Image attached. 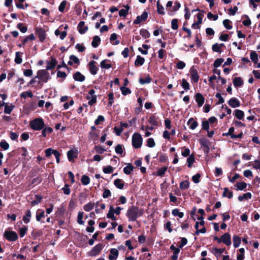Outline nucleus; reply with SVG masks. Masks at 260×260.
<instances>
[{
  "instance_id": "obj_49",
  "label": "nucleus",
  "mask_w": 260,
  "mask_h": 260,
  "mask_svg": "<svg viewBox=\"0 0 260 260\" xmlns=\"http://www.w3.org/2000/svg\"><path fill=\"white\" fill-rule=\"evenodd\" d=\"M157 11L159 14H165L164 8L160 4L159 1L157 2Z\"/></svg>"
},
{
  "instance_id": "obj_58",
  "label": "nucleus",
  "mask_w": 260,
  "mask_h": 260,
  "mask_svg": "<svg viewBox=\"0 0 260 260\" xmlns=\"http://www.w3.org/2000/svg\"><path fill=\"white\" fill-rule=\"evenodd\" d=\"M194 162V157L193 155H189V157L187 159V166L190 168L192 164Z\"/></svg>"
},
{
  "instance_id": "obj_30",
  "label": "nucleus",
  "mask_w": 260,
  "mask_h": 260,
  "mask_svg": "<svg viewBox=\"0 0 260 260\" xmlns=\"http://www.w3.org/2000/svg\"><path fill=\"white\" fill-rule=\"evenodd\" d=\"M42 135L44 137H46L47 134H51L53 132V129L51 127H45L42 129Z\"/></svg>"
},
{
  "instance_id": "obj_20",
  "label": "nucleus",
  "mask_w": 260,
  "mask_h": 260,
  "mask_svg": "<svg viewBox=\"0 0 260 260\" xmlns=\"http://www.w3.org/2000/svg\"><path fill=\"white\" fill-rule=\"evenodd\" d=\"M233 84L235 87L237 88L243 84V81L241 77H236L233 80Z\"/></svg>"
},
{
  "instance_id": "obj_41",
  "label": "nucleus",
  "mask_w": 260,
  "mask_h": 260,
  "mask_svg": "<svg viewBox=\"0 0 260 260\" xmlns=\"http://www.w3.org/2000/svg\"><path fill=\"white\" fill-rule=\"evenodd\" d=\"M241 243V239L238 236L233 237V245L236 248L238 247Z\"/></svg>"
},
{
  "instance_id": "obj_29",
  "label": "nucleus",
  "mask_w": 260,
  "mask_h": 260,
  "mask_svg": "<svg viewBox=\"0 0 260 260\" xmlns=\"http://www.w3.org/2000/svg\"><path fill=\"white\" fill-rule=\"evenodd\" d=\"M145 62V59L141 57L140 55L137 56V58L135 62V64L136 66H142Z\"/></svg>"
},
{
  "instance_id": "obj_53",
  "label": "nucleus",
  "mask_w": 260,
  "mask_h": 260,
  "mask_svg": "<svg viewBox=\"0 0 260 260\" xmlns=\"http://www.w3.org/2000/svg\"><path fill=\"white\" fill-rule=\"evenodd\" d=\"M17 28H18L22 33L26 32L27 30V27L24 26L23 24L21 23H19L17 25Z\"/></svg>"
},
{
  "instance_id": "obj_28",
  "label": "nucleus",
  "mask_w": 260,
  "mask_h": 260,
  "mask_svg": "<svg viewBox=\"0 0 260 260\" xmlns=\"http://www.w3.org/2000/svg\"><path fill=\"white\" fill-rule=\"evenodd\" d=\"M234 115L237 119L241 120L244 116V113L242 110L237 109L234 112Z\"/></svg>"
},
{
  "instance_id": "obj_24",
  "label": "nucleus",
  "mask_w": 260,
  "mask_h": 260,
  "mask_svg": "<svg viewBox=\"0 0 260 260\" xmlns=\"http://www.w3.org/2000/svg\"><path fill=\"white\" fill-rule=\"evenodd\" d=\"M74 63L77 64H79L80 61L77 56L74 55H72L70 56V60L68 62V64L72 65Z\"/></svg>"
},
{
  "instance_id": "obj_21",
  "label": "nucleus",
  "mask_w": 260,
  "mask_h": 260,
  "mask_svg": "<svg viewBox=\"0 0 260 260\" xmlns=\"http://www.w3.org/2000/svg\"><path fill=\"white\" fill-rule=\"evenodd\" d=\"M114 184L118 189H122L124 187V182L122 179H116L114 181Z\"/></svg>"
},
{
  "instance_id": "obj_39",
  "label": "nucleus",
  "mask_w": 260,
  "mask_h": 260,
  "mask_svg": "<svg viewBox=\"0 0 260 260\" xmlns=\"http://www.w3.org/2000/svg\"><path fill=\"white\" fill-rule=\"evenodd\" d=\"M135 122V119L133 118L131 120L128 121V122H121L120 124L121 127L123 128V129L124 128H127L129 126H132L133 123Z\"/></svg>"
},
{
  "instance_id": "obj_50",
  "label": "nucleus",
  "mask_w": 260,
  "mask_h": 260,
  "mask_svg": "<svg viewBox=\"0 0 260 260\" xmlns=\"http://www.w3.org/2000/svg\"><path fill=\"white\" fill-rule=\"evenodd\" d=\"M81 182L83 185H87L90 182V179L89 177H88L86 175H84L81 177Z\"/></svg>"
},
{
  "instance_id": "obj_35",
  "label": "nucleus",
  "mask_w": 260,
  "mask_h": 260,
  "mask_svg": "<svg viewBox=\"0 0 260 260\" xmlns=\"http://www.w3.org/2000/svg\"><path fill=\"white\" fill-rule=\"evenodd\" d=\"M189 187V182L187 180L182 181L180 183V188L181 190H185L188 189Z\"/></svg>"
},
{
  "instance_id": "obj_10",
  "label": "nucleus",
  "mask_w": 260,
  "mask_h": 260,
  "mask_svg": "<svg viewBox=\"0 0 260 260\" xmlns=\"http://www.w3.org/2000/svg\"><path fill=\"white\" fill-rule=\"evenodd\" d=\"M190 74L191 81L194 83H197L199 79V75L197 70L194 67L191 68Z\"/></svg>"
},
{
  "instance_id": "obj_44",
  "label": "nucleus",
  "mask_w": 260,
  "mask_h": 260,
  "mask_svg": "<svg viewBox=\"0 0 260 260\" xmlns=\"http://www.w3.org/2000/svg\"><path fill=\"white\" fill-rule=\"evenodd\" d=\"M31 216V212L29 210L26 211V214L23 217V220L24 223H27L30 221V218Z\"/></svg>"
},
{
  "instance_id": "obj_1",
  "label": "nucleus",
  "mask_w": 260,
  "mask_h": 260,
  "mask_svg": "<svg viewBox=\"0 0 260 260\" xmlns=\"http://www.w3.org/2000/svg\"><path fill=\"white\" fill-rule=\"evenodd\" d=\"M143 213V209L133 206L128 209L126 215L129 221H135L138 218L142 216Z\"/></svg>"
},
{
  "instance_id": "obj_19",
  "label": "nucleus",
  "mask_w": 260,
  "mask_h": 260,
  "mask_svg": "<svg viewBox=\"0 0 260 260\" xmlns=\"http://www.w3.org/2000/svg\"><path fill=\"white\" fill-rule=\"evenodd\" d=\"M225 249L224 248H217L213 247L211 251V252L217 257L219 256L221 253H222Z\"/></svg>"
},
{
  "instance_id": "obj_4",
  "label": "nucleus",
  "mask_w": 260,
  "mask_h": 260,
  "mask_svg": "<svg viewBox=\"0 0 260 260\" xmlns=\"http://www.w3.org/2000/svg\"><path fill=\"white\" fill-rule=\"evenodd\" d=\"M132 145L135 148L141 147L143 144L142 136L137 133H135L132 136Z\"/></svg>"
},
{
  "instance_id": "obj_34",
  "label": "nucleus",
  "mask_w": 260,
  "mask_h": 260,
  "mask_svg": "<svg viewBox=\"0 0 260 260\" xmlns=\"http://www.w3.org/2000/svg\"><path fill=\"white\" fill-rule=\"evenodd\" d=\"M251 198V194L250 192L244 193L242 196H239L238 200L239 201L250 199Z\"/></svg>"
},
{
  "instance_id": "obj_6",
  "label": "nucleus",
  "mask_w": 260,
  "mask_h": 260,
  "mask_svg": "<svg viewBox=\"0 0 260 260\" xmlns=\"http://www.w3.org/2000/svg\"><path fill=\"white\" fill-rule=\"evenodd\" d=\"M4 237L9 241H15L18 239V235L15 232L6 231L4 233Z\"/></svg>"
},
{
  "instance_id": "obj_23",
  "label": "nucleus",
  "mask_w": 260,
  "mask_h": 260,
  "mask_svg": "<svg viewBox=\"0 0 260 260\" xmlns=\"http://www.w3.org/2000/svg\"><path fill=\"white\" fill-rule=\"evenodd\" d=\"M14 107L15 106L12 104H9L8 103H6L5 106L4 113L10 114L14 109Z\"/></svg>"
},
{
  "instance_id": "obj_47",
  "label": "nucleus",
  "mask_w": 260,
  "mask_h": 260,
  "mask_svg": "<svg viewBox=\"0 0 260 260\" xmlns=\"http://www.w3.org/2000/svg\"><path fill=\"white\" fill-rule=\"evenodd\" d=\"M109 61L108 60H103L101 62V67L102 68H104L106 69H110L111 67V65L108 63Z\"/></svg>"
},
{
  "instance_id": "obj_33",
  "label": "nucleus",
  "mask_w": 260,
  "mask_h": 260,
  "mask_svg": "<svg viewBox=\"0 0 260 260\" xmlns=\"http://www.w3.org/2000/svg\"><path fill=\"white\" fill-rule=\"evenodd\" d=\"M133 170L134 167L130 164H128L126 167L124 168L123 172L126 175H129L131 173Z\"/></svg>"
},
{
  "instance_id": "obj_51",
  "label": "nucleus",
  "mask_w": 260,
  "mask_h": 260,
  "mask_svg": "<svg viewBox=\"0 0 260 260\" xmlns=\"http://www.w3.org/2000/svg\"><path fill=\"white\" fill-rule=\"evenodd\" d=\"M35 39V37L34 36V34H30V35H29L28 36L25 37L22 41V43L23 45L25 44L29 40H30V41H33Z\"/></svg>"
},
{
  "instance_id": "obj_61",
  "label": "nucleus",
  "mask_w": 260,
  "mask_h": 260,
  "mask_svg": "<svg viewBox=\"0 0 260 260\" xmlns=\"http://www.w3.org/2000/svg\"><path fill=\"white\" fill-rule=\"evenodd\" d=\"M231 21L229 19H225L223 21L224 26L228 29L232 28V26L230 25Z\"/></svg>"
},
{
  "instance_id": "obj_16",
  "label": "nucleus",
  "mask_w": 260,
  "mask_h": 260,
  "mask_svg": "<svg viewBox=\"0 0 260 260\" xmlns=\"http://www.w3.org/2000/svg\"><path fill=\"white\" fill-rule=\"evenodd\" d=\"M118 251L115 248H112L110 251V254L109 255V259L110 260L116 259L118 255Z\"/></svg>"
},
{
  "instance_id": "obj_8",
  "label": "nucleus",
  "mask_w": 260,
  "mask_h": 260,
  "mask_svg": "<svg viewBox=\"0 0 260 260\" xmlns=\"http://www.w3.org/2000/svg\"><path fill=\"white\" fill-rule=\"evenodd\" d=\"M216 240L219 243L222 242L227 246H229L231 244V236L228 233H225L223 234L220 239L218 238H215Z\"/></svg>"
},
{
  "instance_id": "obj_57",
  "label": "nucleus",
  "mask_w": 260,
  "mask_h": 260,
  "mask_svg": "<svg viewBox=\"0 0 260 260\" xmlns=\"http://www.w3.org/2000/svg\"><path fill=\"white\" fill-rule=\"evenodd\" d=\"M94 204L91 203H88V204H86L84 206V209L86 211H90V210H92L94 208Z\"/></svg>"
},
{
  "instance_id": "obj_63",
  "label": "nucleus",
  "mask_w": 260,
  "mask_h": 260,
  "mask_svg": "<svg viewBox=\"0 0 260 260\" xmlns=\"http://www.w3.org/2000/svg\"><path fill=\"white\" fill-rule=\"evenodd\" d=\"M171 27L173 29L176 30L178 29V20L177 19H173L171 22Z\"/></svg>"
},
{
  "instance_id": "obj_46",
  "label": "nucleus",
  "mask_w": 260,
  "mask_h": 260,
  "mask_svg": "<svg viewBox=\"0 0 260 260\" xmlns=\"http://www.w3.org/2000/svg\"><path fill=\"white\" fill-rule=\"evenodd\" d=\"M247 186V184L245 182H238L236 184L237 190H243Z\"/></svg>"
},
{
  "instance_id": "obj_64",
  "label": "nucleus",
  "mask_w": 260,
  "mask_h": 260,
  "mask_svg": "<svg viewBox=\"0 0 260 260\" xmlns=\"http://www.w3.org/2000/svg\"><path fill=\"white\" fill-rule=\"evenodd\" d=\"M27 231V228L26 226L20 228L19 230V233L20 237H24L25 234L26 233Z\"/></svg>"
},
{
  "instance_id": "obj_22",
  "label": "nucleus",
  "mask_w": 260,
  "mask_h": 260,
  "mask_svg": "<svg viewBox=\"0 0 260 260\" xmlns=\"http://www.w3.org/2000/svg\"><path fill=\"white\" fill-rule=\"evenodd\" d=\"M187 123L189 125V127L191 129H194L198 125L197 121L194 120L192 118H190Z\"/></svg>"
},
{
  "instance_id": "obj_9",
  "label": "nucleus",
  "mask_w": 260,
  "mask_h": 260,
  "mask_svg": "<svg viewBox=\"0 0 260 260\" xmlns=\"http://www.w3.org/2000/svg\"><path fill=\"white\" fill-rule=\"evenodd\" d=\"M88 100V104L90 106L92 105L96 102V96L95 95V91L91 89L88 92V95L86 97Z\"/></svg>"
},
{
  "instance_id": "obj_31",
  "label": "nucleus",
  "mask_w": 260,
  "mask_h": 260,
  "mask_svg": "<svg viewBox=\"0 0 260 260\" xmlns=\"http://www.w3.org/2000/svg\"><path fill=\"white\" fill-rule=\"evenodd\" d=\"M22 53L17 52L15 54V62L17 64H20L22 62Z\"/></svg>"
},
{
  "instance_id": "obj_43",
  "label": "nucleus",
  "mask_w": 260,
  "mask_h": 260,
  "mask_svg": "<svg viewBox=\"0 0 260 260\" xmlns=\"http://www.w3.org/2000/svg\"><path fill=\"white\" fill-rule=\"evenodd\" d=\"M172 213L174 216H178L179 218H182L184 216V213L180 212L178 209H173Z\"/></svg>"
},
{
  "instance_id": "obj_5",
  "label": "nucleus",
  "mask_w": 260,
  "mask_h": 260,
  "mask_svg": "<svg viewBox=\"0 0 260 260\" xmlns=\"http://www.w3.org/2000/svg\"><path fill=\"white\" fill-rule=\"evenodd\" d=\"M103 248V245L101 243H99L96 245L91 250L88 252L87 254L90 256H95L100 253Z\"/></svg>"
},
{
  "instance_id": "obj_13",
  "label": "nucleus",
  "mask_w": 260,
  "mask_h": 260,
  "mask_svg": "<svg viewBox=\"0 0 260 260\" xmlns=\"http://www.w3.org/2000/svg\"><path fill=\"white\" fill-rule=\"evenodd\" d=\"M228 104L232 108H237L240 106V103L236 98H232L228 101Z\"/></svg>"
},
{
  "instance_id": "obj_54",
  "label": "nucleus",
  "mask_w": 260,
  "mask_h": 260,
  "mask_svg": "<svg viewBox=\"0 0 260 260\" xmlns=\"http://www.w3.org/2000/svg\"><path fill=\"white\" fill-rule=\"evenodd\" d=\"M0 146L5 150H8L9 148V144L5 140L1 141L0 143Z\"/></svg>"
},
{
  "instance_id": "obj_38",
  "label": "nucleus",
  "mask_w": 260,
  "mask_h": 260,
  "mask_svg": "<svg viewBox=\"0 0 260 260\" xmlns=\"http://www.w3.org/2000/svg\"><path fill=\"white\" fill-rule=\"evenodd\" d=\"M195 229H196V234L198 235L200 233L204 234L206 232V230L205 227H203L201 229H199V223L196 222L195 224Z\"/></svg>"
},
{
  "instance_id": "obj_27",
  "label": "nucleus",
  "mask_w": 260,
  "mask_h": 260,
  "mask_svg": "<svg viewBox=\"0 0 260 260\" xmlns=\"http://www.w3.org/2000/svg\"><path fill=\"white\" fill-rule=\"evenodd\" d=\"M171 249L173 250V255L172 256V258L173 260H176L178 258V254L180 252V249L173 245L171 246Z\"/></svg>"
},
{
  "instance_id": "obj_37",
  "label": "nucleus",
  "mask_w": 260,
  "mask_h": 260,
  "mask_svg": "<svg viewBox=\"0 0 260 260\" xmlns=\"http://www.w3.org/2000/svg\"><path fill=\"white\" fill-rule=\"evenodd\" d=\"M222 196L224 197H228L231 199L233 197V192L230 190L228 188H224Z\"/></svg>"
},
{
  "instance_id": "obj_25",
  "label": "nucleus",
  "mask_w": 260,
  "mask_h": 260,
  "mask_svg": "<svg viewBox=\"0 0 260 260\" xmlns=\"http://www.w3.org/2000/svg\"><path fill=\"white\" fill-rule=\"evenodd\" d=\"M199 142L200 144L205 147V148H208L210 146V143L209 140L206 138H202L200 139Z\"/></svg>"
},
{
  "instance_id": "obj_60",
  "label": "nucleus",
  "mask_w": 260,
  "mask_h": 260,
  "mask_svg": "<svg viewBox=\"0 0 260 260\" xmlns=\"http://www.w3.org/2000/svg\"><path fill=\"white\" fill-rule=\"evenodd\" d=\"M140 35L145 38H148L150 34L147 29H143L140 30Z\"/></svg>"
},
{
  "instance_id": "obj_11",
  "label": "nucleus",
  "mask_w": 260,
  "mask_h": 260,
  "mask_svg": "<svg viewBox=\"0 0 260 260\" xmlns=\"http://www.w3.org/2000/svg\"><path fill=\"white\" fill-rule=\"evenodd\" d=\"M36 33L38 36L39 40L41 42H43L46 38L45 30L41 27L36 28Z\"/></svg>"
},
{
  "instance_id": "obj_62",
  "label": "nucleus",
  "mask_w": 260,
  "mask_h": 260,
  "mask_svg": "<svg viewBox=\"0 0 260 260\" xmlns=\"http://www.w3.org/2000/svg\"><path fill=\"white\" fill-rule=\"evenodd\" d=\"M123 147L122 145H117L115 147V152L119 154H122L123 153Z\"/></svg>"
},
{
  "instance_id": "obj_14",
  "label": "nucleus",
  "mask_w": 260,
  "mask_h": 260,
  "mask_svg": "<svg viewBox=\"0 0 260 260\" xmlns=\"http://www.w3.org/2000/svg\"><path fill=\"white\" fill-rule=\"evenodd\" d=\"M195 100L199 107H201L205 102V98L200 93H197L195 95Z\"/></svg>"
},
{
  "instance_id": "obj_2",
  "label": "nucleus",
  "mask_w": 260,
  "mask_h": 260,
  "mask_svg": "<svg viewBox=\"0 0 260 260\" xmlns=\"http://www.w3.org/2000/svg\"><path fill=\"white\" fill-rule=\"evenodd\" d=\"M29 126L34 131H40L42 129L45 123L42 118H36L30 121Z\"/></svg>"
},
{
  "instance_id": "obj_56",
  "label": "nucleus",
  "mask_w": 260,
  "mask_h": 260,
  "mask_svg": "<svg viewBox=\"0 0 260 260\" xmlns=\"http://www.w3.org/2000/svg\"><path fill=\"white\" fill-rule=\"evenodd\" d=\"M103 170L105 174H110L113 172L114 169L112 166H108L104 167Z\"/></svg>"
},
{
  "instance_id": "obj_52",
  "label": "nucleus",
  "mask_w": 260,
  "mask_h": 260,
  "mask_svg": "<svg viewBox=\"0 0 260 260\" xmlns=\"http://www.w3.org/2000/svg\"><path fill=\"white\" fill-rule=\"evenodd\" d=\"M44 212L41 210H38L37 212L36 219L37 220L39 221L41 218L44 217Z\"/></svg>"
},
{
  "instance_id": "obj_45",
  "label": "nucleus",
  "mask_w": 260,
  "mask_h": 260,
  "mask_svg": "<svg viewBox=\"0 0 260 260\" xmlns=\"http://www.w3.org/2000/svg\"><path fill=\"white\" fill-rule=\"evenodd\" d=\"M250 59L254 63H257L258 61V55L255 51H252L250 53Z\"/></svg>"
},
{
  "instance_id": "obj_32",
  "label": "nucleus",
  "mask_w": 260,
  "mask_h": 260,
  "mask_svg": "<svg viewBox=\"0 0 260 260\" xmlns=\"http://www.w3.org/2000/svg\"><path fill=\"white\" fill-rule=\"evenodd\" d=\"M101 42V39L99 36H95L93 37L91 45L93 47L96 48L98 46Z\"/></svg>"
},
{
  "instance_id": "obj_7",
  "label": "nucleus",
  "mask_w": 260,
  "mask_h": 260,
  "mask_svg": "<svg viewBox=\"0 0 260 260\" xmlns=\"http://www.w3.org/2000/svg\"><path fill=\"white\" fill-rule=\"evenodd\" d=\"M78 150L77 148H74L67 152V156L70 162H74L75 158H77L78 154Z\"/></svg>"
},
{
  "instance_id": "obj_42",
  "label": "nucleus",
  "mask_w": 260,
  "mask_h": 260,
  "mask_svg": "<svg viewBox=\"0 0 260 260\" xmlns=\"http://www.w3.org/2000/svg\"><path fill=\"white\" fill-rule=\"evenodd\" d=\"M168 168L167 167H162L158 170L156 173V175L158 176H162L167 171Z\"/></svg>"
},
{
  "instance_id": "obj_12",
  "label": "nucleus",
  "mask_w": 260,
  "mask_h": 260,
  "mask_svg": "<svg viewBox=\"0 0 260 260\" xmlns=\"http://www.w3.org/2000/svg\"><path fill=\"white\" fill-rule=\"evenodd\" d=\"M147 17L148 14L146 12H144L141 15L137 16L134 23L136 24H140L141 22L145 21Z\"/></svg>"
},
{
  "instance_id": "obj_36",
  "label": "nucleus",
  "mask_w": 260,
  "mask_h": 260,
  "mask_svg": "<svg viewBox=\"0 0 260 260\" xmlns=\"http://www.w3.org/2000/svg\"><path fill=\"white\" fill-rule=\"evenodd\" d=\"M114 208L111 206L108 213H107V216L108 218L111 219L112 220H115L116 217L114 215Z\"/></svg>"
},
{
  "instance_id": "obj_48",
  "label": "nucleus",
  "mask_w": 260,
  "mask_h": 260,
  "mask_svg": "<svg viewBox=\"0 0 260 260\" xmlns=\"http://www.w3.org/2000/svg\"><path fill=\"white\" fill-rule=\"evenodd\" d=\"M181 85L186 91L189 89V84L185 79L182 80Z\"/></svg>"
},
{
  "instance_id": "obj_15",
  "label": "nucleus",
  "mask_w": 260,
  "mask_h": 260,
  "mask_svg": "<svg viewBox=\"0 0 260 260\" xmlns=\"http://www.w3.org/2000/svg\"><path fill=\"white\" fill-rule=\"evenodd\" d=\"M95 61L92 60L89 63V70L90 73L92 75H95L97 73L98 68L95 66Z\"/></svg>"
},
{
  "instance_id": "obj_40",
  "label": "nucleus",
  "mask_w": 260,
  "mask_h": 260,
  "mask_svg": "<svg viewBox=\"0 0 260 260\" xmlns=\"http://www.w3.org/2000/svg\"><path fill=\"white\" fill-rule=\"evenodd\" d=\"M148 121L152 126H157L158 123L156 118L154 116H151L149 118Z\"/></svg>"
},
{
  "instance_id": "obj_18",
  "label": "nucleus",
  "mask_w": 260,
  "mask_h": 260,
  "mask_svg": "<svg viewBox=\"0 0 260 260\" xmlns=\"http://www.w3.org/2000/svg\"><path fill=\"white\" fill-rule=\"evenodd\" d=\"M74 79L77 81L79 82H83L84 81L85 78L84 75H83L81 73L79 72H76L74 75H73Z\"/></svg>"
},
{
  "instance_id": "obj_59",
  "label": "nucleus",
  "mask_w": 260,
  "mask_h": 260,
  "mask_svg": "<svg viewBox=\"0 0 260 260\" xmlns=\"http://www.w3.org/2000/svg\"><path fill=\"white\" fill-rule=\"evenodd\" d=\"M147 146L150 148L154 147L155 146V143L153 138H150L148 139L147 140Z\"/></svg>"
},
{
  "instance_id": "obj_17",
  "label": "nucleus",
  "mask_w": 260,
  "mask_h": 260,
  "mask_svg": "<svg viewBox=\"0 0 260 260\" xmlns=\"http://www.w3.org/2000/svg\"><path fill=\"white\" fill-rule=\"evenodd\" d=\"M78 29L79 32L81 34H83L87 30L88 27L87 26H85V23L84 21H81L78 24Z\"/></svg>"
},
{
  "instance_id": "obj_55",
  "label": "nucleus",
  "mask_w": 260,
  "mask_h": 260,
  "mask_svg": "<svg viewBox=\"0 0 260 260\" xmlns=\"http://www.w3.org/2000/svg\"><path fill=\"white\" fill-rule=\"evenodd\" d=\"M83 212H79L78 214L77 222L81 225L83 224L84 223V221L82 220L83 217Z\"/></svg>"
},
{
  "instance_id": "obj_26",
  "label": "nucleus",
  "mask_w": 260,
  "mask_h": 260,
  "mask_svg": "<svg viewBox=\"0 0 260 260\" xmlns=\"http://www.w3.org/2000/svg\"><path fill=\"white\" fill-rule=\"evenodd\" d=\"M56 64V61L55 59L52 58L51 60L47 62L46 70H49L54 69Z\"/></svg>"
},
{
  "instance_id": "obj_3",
  "label": "nucleus",
  "mask_w": 260,
  "mask_h": 260,
  "mask_svg": "<svg viewBox=\"0 0 260 260\" xmlns=\"http://www.w3.org/2000/svg\"><path fill=\"white\" fill-rule=\"evenodd\" d=\"M35 78L39 79V83H46L50 79L49 73L46 70H40L38 71Z\"/></svg>"
}]
</instances>
